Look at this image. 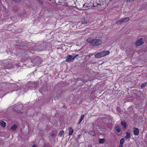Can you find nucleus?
<instances>
[{"mask_svg": "<svg viewBox=\"0 0 147 147\" xmlns=\"http://www.w3.org/2000/svg\"><path fill=\"white\" fill-rule=\"evenodd\" d=\"M102 40L99 39H95L91 40L90 42V46L94 47L101 45L102 44Z\"/></svg>", "mask_w": 147, "mask_h": 147, "instance_id": "nucleus-1", "label": "nucleus"}, {"mask_svg": "<svg viewBox=\"0 0 147 147\" xmlns=\"http://www.w3.org/2000/svg\"><path fill=\"white\" fill-rule=\"evenodd\" d=\"M109 53L110 51H103L95 54V56L96 58H100L109 55Z\"/></svg>", "mask_w": 147, "mask_h": 147, "instance_id": "nucleus-2", "label": "nucleus"}, {"mask_svg": "<svg viewBox=\"0 0 147 147\" xmlns=\"http://www.w3.org/2000/svg\"><path fill=\"white\" fill-rule=\"evenodd\" d=\"M75 58L76 57H73L70 55H68L66 57L67 59L65 60V61L66 62H71L73 61Z\"/></svg>", "mask_w": 147, "mask_h": 147, "instance_id": "nucleus-3", "label": "nucleus"}, {"mask_svg": "<svg viewBox=\"0 0 147 147\" xmlns=\"http://www.w3.org/2000/svg\"><path fill=\"white\" fill-rule=\"evenodd\" d=\"M143 43V39L142 38L137 41L136 45L137 46H140L142 45Z\"/></svg>", "mask_w": 147, "mask_h": 147, "instance_id": "nucleus-4", "label": "nucleus"}, {"mask_svg": "<svg viewBox=\"0 0 147 147\" xmlns=\"http://www.w3.org/2000/svg\"><path fill=\"white\" fill-rule=\"evenodd\" d=\"M133 131L134 134L135 136H138L139 134V130L138 128H133Z\"/></svg>", "mask_w": 147, "mask_h": 147, "instance_id": "nucleus-5", "label": "nucleus"}, {"mask_svg": "<svg viewBox=\"0 0 147 147\" xmlns=\"http://www.w3.org/2000/svg\"><path fill=\"white\" fill-rule=\"evenodd\" d=\"M68 130L69 131V135L70 136L72 135L73 133V130L72 128L71 127H69Z\"/></svg>", "mask_w": 147, "mask_h": 147, "instance_id": "nucleus-6", "label": "nucleus"}, {"mask_svg": "<svg viewBox=\"0 0 147 147\" xmlns=\"http://www.w3.org/2000/svg\"><path fill=\"white\" fill-rule=\"evenodd\" d=\"M130 137V133L129 132H127L126 133V135L125 136L126 139L129 138Z\"/></svg>", "mask_w": 147, "mask_h": 147, "instance_id": "nucleus-7", "label": "nucleus"}, {"mask_svg": "<svg viewBox=\"0 0 147 147\" xmlns=\"http://www.w3.org/2000/svg\"><path fill=\"white\" fill-rule=\"evenodd\" d=\"M115 129L118 133H119L121 131L120 128L119 126H117L115 127Z\"/></svg>", "mask_w": 147, "mask_h": 147, "instance_id": "nucleus-8", "label": "nucleus"}, {"mask_svg": "<svg viewBox=\"0 0 147 147\" xmlns=\"http://www.w3.org/2000/svg\"><path fill=\"white\" fill-rule=\"evenodd\" d=\"M146 86H147V82L142 84L141 88H145Z\"/></svg>", "mask_w": 147, "mask_h": 147, "instance_id": "nucleus-9", "label": "nucleus"}, {"mask_svg": "<svg viewBox=\"0 0 147 147\" xmlns=\"http://www.w3.org/2000/svg\"><path fill=\"white\" fill-rule=\"evenodd\" d=\"M123 22H126L129 20V17H127L121 19Z\"/></svg>", "mask_w": 147, "mask_h": 147, "instance_id": "nucleus-10", "label": "nucleus"}, {"mask_svg": "<svg viewBox=\"0 0 147 147\" xmlns=\"http://www.w3.org/2000/svg\"><path fill=\"white\" fill-rule=\"evenodd\" d=\"M0 125L3 127H4L6 126V123L3 121H1L0 122Z\"/></svg>", "mask_w": 147, "mask_h": 147, "instance_id": "nucleus-11", "label": "nucleus"}, {"mask_svg": "<svg viewBox=\"0 0 147 147\" xmlns=\"http://www.w3.org/2000/svg\"><path fill=\"white\" fill-rule=\"evenodd\" d=\"M17 128V125L15 124H14L12 125L11 128V129L13 130H15Z\"/></svg>", "mask_w": 147, "mask_h": 147, "instance_id": "nucleus-12", "label": "nucleus"}, {"mask_svg": "<svg viewBox=\"0 0 147 147\" xmlns=\"http://www.w3.org/2000/svg\"><path fill=\"white\" fill-rule=\"evenodd\" d=\"M121 123L123 127L125 128L126 127V123L125 122L122 121L121 122Z\"/></svg>", "mask_w": 147, "mask_h": 147, "instance_id": "nucleus-13", "label": "nucleus"}, {"mask_svg": "<svg viewBox=\"0 0 147 147\" xmlns=\"http://www.w3.org/2000/svg\"><path fill=\"white\" fill-rule=\"evenodd\" d=\"M105 141L104 138L100 139H99V143H103Z\"/></svg>", "mask_w": 147, "mask_h": 147, "instance_id": "nucleus-14", "label": "nucleus"}, {"mask_svg": "<svg viewBox=\"0 0 147 147\" xmlns=\"http://www.w3.org/2000/svg\"><path fill=\"white\" fill-rule=\"evenodd\" d=\"M38 51H42L45 50H47V48H45L43 47H41V48H38Z\"/></svg>", "mask_w": 147, "mask_h": 147, "instance_id": "nucleus-15", "label": "nucleus"}, {"mask_svg": "<svg viewBox=\"0 0 147 147\" xmlns=\"http://www.w3.org/2000/svg\"><path fill=\"white\" fill-rule=\"evenodd\" d=\"M64 133V132L63 130H62L59 132V135L60 136H62L63 135Z\"/></svg>", "mask_w": 147, "mask_h": 147, "instance_id": "nucleus-16", "label": "nucleus"}, {"mask_svg": "<svg viewBox=\"0 0 147 147\" xmlns=\"http://www.w3.org/2000/svg\"><path fill=\"white\" fill-rule=\"evenodd\" d=\"M122 23H123L122 20L121 19L118 20L117 22H116V24H120Z\"/></svg>", "mask_w": 147, "mask_h": 147, "instance_id": "nucleus-17", "label": "nucleus"}, {"mask_svg": "<svg viewBox=\"0 0 147 147\" xmlns=\"http://www.w3.org/2000/svg\"><path fill=\"white\" fill-rule=\"evenodd\" d=\"M125 139L124 138H122L121 139L120 141V143L123 144L124 142Z\"/></svg>", "mask_w": 147, "mask_h": 147, "instance_id": "nucleus-18", "label": "nucleus"}, {"mask_svg": "<svg viewBox=\"0 0 147 147\" xmlns=\"http://www.w3.org/2000/svg\"><path fill=\"white\" fill-rule=\"evenodd\" d=\"M84 115H82L81 116V118L80 119V120L81 121H82L83 120V119H84Z\"/></svg>", "mask_w": 147, "mask_h": 147, "instance_id": "nucleus-19", "label": "nucleus"}, {"mask_svg": "<svg viewBox=\"0 0 147 147\" xmlns=\"http://www.w3.org/2000/svg\"><path fill=\"white\" fill-rule=\"evenodd\" d=\"M43 89H44L43 88H41L39 90V91L40 92H41V93L42 94L43 93V92H42V90Z\"/></svg>", "mask_w": 147, "mask_h": 147, "instance_id": "nucleus-20", "label": "nucleus"}, {"mask_svg": "<svg viewBox=\"0 0 147 147\" xmlns=\"http://www.w3.org/2000/svg\"><path fill=\"white\" fill-rule=\"evenodd\" d=\"M94 55V53H90L87 56L89 57H90Z\"/></svg>", "mask_w": 147, "mask_h": 147, "instance_id": "nucleus-21", "label": "nucleus"}, {"mask_svg": "<svg viewBox=\"0 0 147 147\" xmlns=\"http://www.w3.org/2000/svg\"><path fill=\"white\" fill-rule=\"evenodd\" d=\"M127 3H129L130 2H132L134 1V0H126Z\"/></svg>", "mask_w": 147, "mask_h": 147, "instance_id": "nucleus-22", "label": "nucleus"}, {"mask_svg": "<svg viewBox=\"0 0 147 147\" xmlns=\"http://www.w3.org/2000/svg\"><path fill=\"white\" fill-rule=\"evenodd\" d=\"M82 24H86V25H88L87 22L86 21H85L83 22Z\"/></svg>", "mask_w": 147, "mask_h": 147, "instance_id": "nucleus-23", "label": "nucleus"}, {"mask_svg": "<svg viewBox=\"0 0 147 147\" xmlns=\"http://www.w3.org/2000/svg\"><path fill=\"white\" fill-rule=\"evenodd\" d=\"M82 121H81L80 120H79V121L77 122V124H80L81 123V122Z\"/></svg>", "mask_w": 147, "mask_h": 147, "instance_id": "nucleus-24", "label": "nucleus"}, {"mask_svg": "<svg viewBox=\"0 0 147 147\" xmlns=\"http://www.w3.org/2000/svg\"><path fill=\"white\" fill-rule=\"evenodd\" d=\"M123 144L121 143H120L119 147H123Z\"/></svg>", "mask_w": 147, "mask_h": 147, "instance_id": "nucleus-25", "label": "nucleus"}, {"mask_svg": "<svg viewBox=\"0 0 147 147\" xmlns=\"http://www.w3.org/2000/svg\"><path fill=\"white\" fill-rule=\"evenodd\" d=\"M32 147H37L35 145V144H34L32 146Z\"/></svg>", "mask_w": 147, "mask_h": 147, "instance_id": "nucleus-26", "label": "nucleus"}, {"mask_svg": "<svg viewBox=\"0 0 147 147\" xmlns=\"http://www.w3.org/2000/svg\"><path fill=\"white\" fill-rule=\"evenodd\" d=\"M55 135V134L54 133H53L52 134V136H54Z\"/></svg>", "mask_w": 147, "mask_h": 147, "instance_id": "nucleus-27", "label": "nucleus"}, {"mask_svg": "<svg viewBox=\"0 0 147 147\" xmlns=\"http://www.w3.org/2000/svg\"><path fill=\"white\" fill-rule=\"evenodd\" d=\"M78 55H75L74 56V57H76L78 56Z\"/></svg>", "mask_w": 147, "mask_h": 147, "instance_id": "nucleus-28", "label": "nucleus"}, {"mask_svg": "<svg viewBox=\"0 0 147 147\" xmlns=\"http://www.w3.org/2000/svg\"><path fill=\"white\" fill-rule=\"evenodd\" d=\"M113 0H109V1H113Z\"/></svg>", "mask_w": 147, "mask_h": 147, "instance_id": "nucleus-29", "label": "nucleus"}, {"mask_svg": "<svg viewBox=\"0 0 147 147\" xmlns=\"http://www.w3.org/2000/svg\"><path fill=\"white\" fill-rule=\"evenodd\" d=\"M35 65H37V64H35Z\"/></svg>", "mask_w": 147, "mask_h": 147, "instance_id": "nucleus-30", "label": "nucleus"}]
</instances>
